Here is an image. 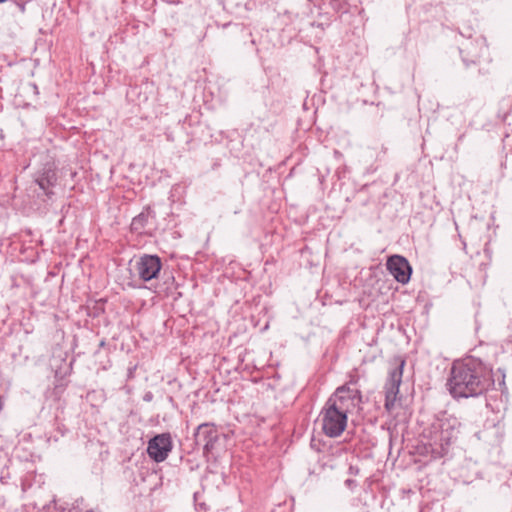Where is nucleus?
I'll return each mask as SVG.
<instances>
[{
    "instance_id": "nucleus-1",
    "label": "nucleus",
    "mask_w": 512,
    "mask_h": 512,
    "mask_svg": "<svg viewBox=\"0 0 512 512\" xmlns=\"http://www.w3.org/2000/svg\"><path fill=\"white\" fill-rule=\"evenodd\" d=\"M494 385L491 372L473 357L455 360L450 369V395L468 398L482 395Z\"/></svg>"
},
{
    "instance_id": "nucleus-2",
    "label": "nucleus",
    "mask_w": 512,
    "mask_h": 512,
    "mask_svg": "<svg viewBox=\"0 0 512 512\" xmlns=\"http://www.w3.org/2000/svg\"><path fill=\"white\" fill-rule=\"evenodd\" d=\"M228 437L212 422L198 425L194 432L195 445L202 446L204 456L214 455L223 449Z\"/></svg>"
},
{
    "instance_id": "nucleus-3",
    "label": "nucleus",
    "mask_w": 512,
    "mask_h": 512,
    "mask_svg": "<svg viewBox=\"0 0 512 512\" xmlns=\"http://www.w3.org/2000/svg\"><path fill=\"white\" fill-rule=\"evenodd\" d=\"M406 360L401 356L394 357L390 362V370L386 379L385 390V404L384 407L388 413L392 412L395 407V402L399 394V388L402 383L403 369Z\"/></svg>"
},
{
    "instance_id": "nucleus-4",
    "label": "nucleus",
    "mask_w": 512,
    "mask_h": 512,
    "mask_svg": "<svg viewBox=\"0 0 512 512\" xmlns=\"http://www.w3.org/2000/svg\"><path fill=\"white\" fill-rule=\"evenodd\" d=\"M362 392L357 388L341 385L330 395L326 403L348 416L362 401Z\"/></svg>"
},
{
    "instance_id": "nucleus-5",
    "label": "nucleus",
    "mask_w": 512,
    "mask_h": 512,
    "mask_svg": "<svg viewBox=\"0 0 512 512\" xmlns=\"http://www.w3.org/2000/svg\"><path fill=\"white\" fill-rule=\"evenodd\" d=\"M320 418L322 431L330 438L339 437L347 427L348 416L328 403L323 406Z\"/></svg>"
},
{
    "instance_id": "nucleus-6",
    "label": "nucleus",
    "mask_w": 512,
    "mask_h": 512,
    "mask_svg": "<svg viewBox=\"0 0 512 512\" xmlns=\"http://www.w3.org/2000/svg\"><path fill=\"white\" fill-rule=\"evenodd\" d=\"M135 267L139 278L148 282L158 278L162 268V261L158 255L144 254L139 257Z\"/></svg>"
},
{
    "instance_id": "nucleus-7",
    "label": "nucleus",
    "mask_w": 512,
    "mask_h": 512,
    "mask_svg": "<svg viewBox=\"0 0 512 512\" xmlns=\"http://www.w3.org/2000/svg\"><path fill=\"white\" fill-rule=\"evenodd\" d=\"M172 449V438L170 433H162L154 436L148 441L147 453L155 462H162Z\"/></svg>"
},
{
    "instance_id": "nucleus-8",
    "label": "nucleus",
    "mask_w": 512,
    "mask_h": 512,
    "mask_svg": "<svg viewBox=\"0 0 512 512\" xmlns=\"http://www.w3.org/2000/svg\"><path fill=\"white\" fill-rule=\"evenodd\" d=\"M386 267L397 282L407 284L410 281L412 267L404 256L398 254L389 256Z\"/></svg>"
},
{
    "instance_id": "nucleus-9",
    "label": "nucleus",
    "mask_w": 512,
    "mask_h": 512,
    "mask_svg": "<svg viewBox=\"0 0 512 512\" xmlns=\"http://www.w3.org/2000/svg\"><path fill=\"white\" fill-rule=\"evenodd\" d=\"M35 182L47 196L53 194L50 188L53 187L57 182L55 162L43 163V167L35 175Z\"/></svg>"
},
{
    "instance_id": "nucleus-10",
    "label": "nucleus",
    "mask_w": 512,
    "mask_h": 512,
    "mask_svg": "<svg viewBox=\"0 0 512 512\" xmlns=\"http://www.w3.org/2000/svg\"><path fill=\"white\" fill-rule=\"evenodd\" d=\"M149 217H155V212L151 208V206L147 205L143 208L142 212L139 213L132 219L130 224V231L132 233L143 235L145 234V228L148 223Z\"/></svg>"
},
{
    "instance_id": "nucleus-11",
    "label": "nucleus",
    "mask_w": 512,
    "mask_h": 512,
    "mask_svg": "<svg viewBox=\"0 0 512 512\" xmlns=\"http://www.w3.org/2000/svg\"><path fill=\"white\" fill-rule=\"evenodd\" d=\"M106 302L107 300L104 298L88 302V304L86 305L87 315L91 318H98L99 316L104 314Z\"/></svg>"
},
{
    "instance_id": "nucleus-12",
    "label": "nucleus",
    "mask_w": 512,
    "mask_h": 512,
    "mask_svg": "<svg viewBox=\"0 0 512 512\" xmlns=\"http://www.w3.org/2000/svg\"><path fill=\"white\" fill-rule=\"evenodd\" d=\"M432 458H442L446 454V449L444 447V443L441 442L439 445V448H432L431 449Z\"/></svg>"
},
{
    "instance_id": "nucleus-13",
    "label": "nucleus",
    "mask_w": 512,
    "mask_h": 512,
    "mask_svg": "<svg viewBox=\"0 0 512 512\" xmlns=\"http://www.w3.org/2000/svg\"><path fill=\"white\" fill-rule=\"evenodd\" d=\"M63 510L64 509H62V508H58L56 506V504H53V505L44 506L42 512H59V511H63Z\"/></svg>"
},
{
    "instance_id": "nucleus-14",
    "label": "nucleus",
    "mask_w": 512,
    "mask_h": 512,
    "mask_svg": "<svg viewBox=\"0 0 512 512\" xmlns=\"http://www.w3.org/2000/svg\"><path fill=\"white\" fill-rule=\"evenodd\" d=\"M359 381V376L357 375H350V379L344 384L348 385L349 387L354 388L353 386H356Z\"/></svg>"
},
{
    "instance_id": "nucleus-15",
    "label": "nucleus",
    "mask_w": 512,
    "mask_h": 512,
    "mask_svg": "<svg viewBox=\"0 0 512 512\" xmlns=\"http://www.w3.org/2000/svg\"><path fill=\"white\" fill-rule=\"evenodd\" d=\"M153 399V393L151 391H147L144 395H143V400L145 402H150L152 401Z\"/></svg>"
},
{
    "instance_id": "nucleus-16",
    "label": "nucleus",
    "mask_w": 512,
    "mask_h": 512,
    "mask_svg": "<svg viewBox=\"0 0 512 512\" xmlns=\"http://www.w3.org/2000/svg\"><path fill=\"white\" fill-rule=\"evenodd\" d=\"M455 428H456V425L450 423V432H452ZM453 438L457 439V435L453 436L452 433H450V437H449L450 442L452 441Z\"/></svg>"
},
{
    "instance_id": "nucleus-17",
    "label": "nucleus",
    "mask_w": 512,
    "mask_h": 512,
    "mask_svg": "<svg viewBox=\"0 0 512 512\" xmlns=\"http://www.w3.org/2000/svg\"><path fill=\"white\" fill-rule=\"evenodd\" d=\"M107 346V342L105 339L101 340L99 343V348H105Z\"/></svg>"
},
{
    "instance_id": "nucleus-18",
    "label": "nucleus",
    "mask_w": 512,
    "mask_h": 512,
    "mask_svg": "<svg viewBox=\"0 0 512 512\" xmlns=\"http://www.w3.org/2000/svg\"><path fill=\"white\" fill-rule=\"evenodd\" d=\"M349 471H350V474H357L358 468H354L353 466H350Z\"/></svg>"
},
{
    "instance_id": "nucleus-19",
    "label": "nucleus",
    "mask_w": 512,
    "mask_h": 512,
    "mask_svg": "<svg viewBox=\"0 0 512 512\" xmlns=\"http://www.w3.org/2000/svg\"><path fill=\"white\" fill-rule=\"evenodd\" d=\"M354 484H355V481H354V480H352V479H347V480H346V485H348L349 487H350V486H352V485H354Z\"/></svg>"
},
{
    "instance_id": "nucleus-20",
    "label": "nucleus",
    "mask_w": 512,
    "mask_h": 512,
    "mask_svg": "<svg viewBox=\"0 0 512 512\" xmlns=\"http://www.w3.org/2000/svg\"><path fill=\"white\" fill-rule=\"evenodd\" d=\"M59 512H71V510L64 509L63 511H59Z\"/></svg>"
},
{
    "instance_id": "nucleus-21",
    "label": "nucleus",
    "mask_w": 512,
    "mask_h": 512,
    "mask_svg": "<svg viewBox=\"0 0 512 512\" xmlns=\"http://www.w3.org/2000/svg\"><path fill=\"white\" fill-rule=\"evenodd\" d=\"M461 427V423H458V429ZM457 433H460V431L458 430Z\"/></svg>"
},
{
    "instance_id": "nucleus-22",
    "label": "nucleus",
    "mask_w": 512,
    "mask_h": 512,
    "mask_svg": "<svg viewBox=\"0 0 512 512\" xmlns=\"http://www.w3.org/2000/svg\"><path fill=\"white\" fill-rule=\"evenodd\" d=\"M86 512H94V511H93V510H88V511H86Z\"/></svg>"
}]
</instances>
